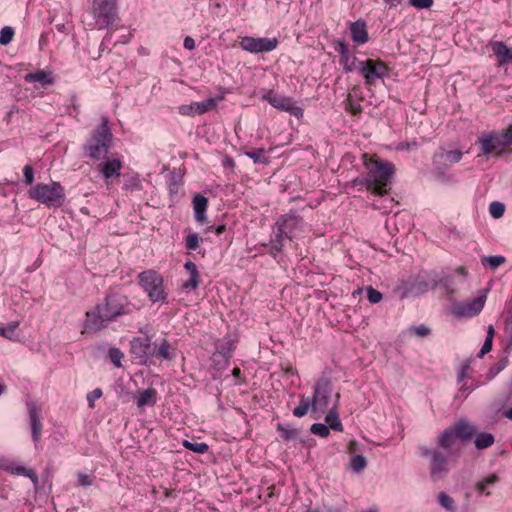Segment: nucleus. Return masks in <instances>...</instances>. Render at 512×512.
Segmentation results:
<instances>
[{
	"instance_id": "nucleus-35",
	"label": "nucleus",
	"mask_w": 512,
	"mask_h": 512,
	"mask_svg": "<svg viewBox=\"0 0 512 512\" xmlns=\"http://www.w3.org/2000/svg\"><path fill=\"white\" fill-rule=\"evenodd\" d=\"M276 429L281 433V437L286 441L296 440L299 436V430L291 428L288 425L278 423L276 425Z\"/></svg>"
},
{
	"instance_id": "nucleus-62",
	"label": "nucleus",
	"mask_w": 512,
	"mask_h": 512,
	"mask_svg": "<svg viewBox=\"0 0 512 512\" xmlns=\"http://www.w3.org/2000/svg\"><path fill=\"white\" fill-rule=\"evenodd\" d=\"M455 272L460 275L461 277L465 278L467 275L466 268L464 266H459Z\"/></svg>"
},
{
	"instance_id": "nucleus-9",
	"label": "nucleus",
	"mask_w": 512,
	"mask_h": 512,
	"mask_svg": "<svg viewBox=\"0 0 512 512\" xmlns=\"http://www.w3.org/2000/svg\"><path fill=\"white\" fill-rule=\"evenodd\" d=\"M332 396V383L328 377H321L315 384L312 400V411L324 412Z\"/></svg>"
},
{
	"instance_id": "nucleus-38",
	"label": "nucleus",
	"mask_w": 512,
	"mask_h": 512,
	"mask_svg": "<svg viewBox=\"0 0 512 512\" xmlns=\"http://www.w3.org/2000/svg\"><path fill=\"white\" fill-rule=\"evenodd\" d=\"M182 445L186 449L198 454H204L209 449V446L205 442H191L189 440H183Z\"/></svg>"
},
{
	"instance_id": "nucleus-60",
	"label": "nucleus",
	"mask_w": 512,
	"mask_h": 512,
	"mask_svg": "<svg viewBox=\"0 0 512 512\" xmlns=\"http://www.w3.org/2000/svg\"><path fill=\"white\" fill-rule=\"evenodd\" d=\"M492 341L490 337H486L484 344L482 345V356L490 352L492 349Z\"/></svg>"
},
{
	"instance_id": "nucleus-58",
	"label": "nucleus",
	"mask_w": 512,
	"mask_h": 512,
	"mask_svg": "<svg viewBox=\"0 0 512 512\" xmlns=\"http://www.w3.org/2000/svg\"><path fill=\"white\" fill-rule=\"evenodd\" d=\"M494 443V436L491 433L482 432V449L488 448Z\"/></svg>"
},
{
	"instance_id": "nucleus-56",
	"label": "nucleus",
	"mask_w": 512,
	"mask_h": 512,
	"mask_svg": "<svg viewBox=\"0 0 512 512\" xmlns=\"http://www.w3.org/2000/svg\"><path fill=\"white\" fill-rule=\"evenodd\" d=\"M102 396V390L100 388H96L87 395V401L89 403V407H94V401Z\"/></svg>"
},
{
	"instance_id": "nucleus-14",
	"label": "nucleus",
	"mask_w": 512,
	"mask_h": 512,
	"mask_svg": "<svg viewBox=\"0 0 512 512\" xmlns=\"http://www.w3.org/2000/svg\"><path fill=\"white\" fill-rule=\"evenodd\" d=\"M223 99L222 96H218L215 98H208L201 102H193L187 105H181L179 107V113L185 116H195L202 115L208 111L213 110L219 101Z\"/></svg>"
},
{
	"instance_id": "nucleus-37",
	"label": "nucleus",
	"mask_w": 512,
	"mask_h": 512,
	"mask_svg": "<svg viewBox=\"0 0 512 512\" xmlns=\"http://www.w3.org/2000/svg\"><path fill=\"white\" fill-rule=\"evenodd\" d=\"M443 285V287L446 289L448 293H454L456 288V281L454 279V276L452 274H445L438 281L434 282L433 287L437 285Z\"/></svg>"
},
{
	"instance_id": "nucleus-51",
	"label": "nucleus",
	"mask_w": 512,
	"mask_h": 512,
	"mask_svg": "<svg viewBox=\"0 0 512 512\" xmlns=\"http://www.w3.org/2000/svg\"><path fill=\"white\" fill-rule=\"evenodd\" d=\"M345 109L350 112L352 115L357 116L360 115L362 112V107L360 104H354L352 102L351 96L348 95L346 100V107Z\"/></svg>"
},
{
	"instance_id": "nucleus-39",
	"label": "nucleus",
	"mask_w": 512,
	"mask_h": 512,
	"mask_svg": "<svg viewBox=\"0 0 512 512\" xmlns=\"http://www.w3.org/2000/svg\"><path fill=\"white\" fill-rule=\"evenodd\" d=\"M245 155L252 159L254 163H269V158L265 156V150L263 148H259L253 151H247L245 152Z\"/></svg>"
},
{
	"instance_id": "nucleus-41",
	"label": "nucleus",
	"mask_w": 512,
	"mask_h": 512,
	"mask_svg": "<svg viewBox=\"0 0 512 512\" xmlns=\"http://www.w3.org/2000/svg\"><path fill=\"white\" fill-rule=\"evenodd\" d=\"M18 327V321L10 322L6 327H0V336L9 340H15V331Z\"/></svg>"
},
{
	"instance_id": "nucleus-45",
	"label": "nucleus",
	"mask_w": 512,
	"mask_h": 512,
	"mask_svg": "<svg viewBox=\"0 0 512 512\" xmlns=\"http://www.w3.org/2000/svg\"><path fill=\"white\" fill-rule=\"evenodd\" d=\"M506 261L505 257L497 255V256H489L482 258V264H488L491 269L498 268L501 264Z\"/></svg>"
},
{
	"instance_id": "nucleus-54",
	"label": "nucleus",
	"mask_w": 512,
	"mask_h": 512,
	"mask_svg": "<svg viewBox=\"0 0 512 512\" xmlns=\"http://www.w3.org/2000/svg\"><path fill=\"white\" fill-rule=\"evenodd\" d=\"M410 331L413 332V334L418 337H425L429 335L431 332L430 328L423 324L416 327H412Z\"/></svg>"
},
{
	"instance_id": "nucleus-19",
	"label": "nucleus",
	"mask_w": 512,
	"mask_h": 512,
	"mask_svg": "<svg viewBox=\"0 0 512 512\" xmlns=\"http://www.w3.org/2000/svg\"><path fill=\"white\" fill-rule=\"evenodd\" d=\"M300 223V217L294 214L282 215L276 222L275 226L278 231H282L286 238L291 240V234L297 228Z\"/></svg>"
},
{
	"instance_id": "nucleus-40",
	"label": "nucleus",
	"mask_w": 512,
	"mask_h": 512,
	"mask_svg": "<svg viewBox=\"0 0 512 512\" xmlns=\"http://www.w3.org/2000/svg\"><path fill=\"white\" fill-rule=\"evenodd\" d=\"M203 239L199 236L196 232H191L187 235L185 239V246L187 250H196L200 244L202 243Z\"/></svg>"
},
{
	"instance_id": "nucleus-27",
	"label": "nucleus",
	"mask_w": 512,
	"mask_h": 512,
	"mask_svg": "<svg viewBox=\"0 0 512 512\" xmlns=\"http://www.w3.org/2000/svg\"><path fill=\"white\" fill-rule=\"evenodd\" d=\"M29 417L33 441L38 442L41 437L42 424L40 421V410L35 405L30 406Z\"/></svg>"
},
{
	"instance_id": "nucleus-42",
	"label": "nucleus",
	"mask_w": 512,
	"mask_h": 512,
	"mask_svg": "<svg viewBox=\"0 0 512 512\" xmlns=\"http://www.w3.org/2000/svg\"><path fill=\"white\" fill-rule=\"evenodd\" d=\"M507 358L500 359L494 366H492L486 374L488 380L494 379L506 366Z\"/></svg>"
},
{
	"instance_id": "nucleus-11",
	"label": "nucleus",
	"mask_w": 512,
	"mask_h": 512,
	"mask_svg": "<svg viewBox=\"0 0 512 512\" xmlns=\"http://www.w3.org/2000/svg\"><path fill=\"white\" fill-rule=\"evenodd\" d=\"M276 38H254L245 36L240 41V47L250 53L270 52L277 48Z\"/></svg>"
},
{
	"instance_id": "nucleus-63",
	"label": "nucleus",
	"mask_w": 512,
	"mask_h": 512,
	"mask_svg": "<svg viewBox=\"0 0 512 512\" xmlns=\"http://www.w3.org/2000/svg\"><path fill=\"white\" fill-rule=\"evenodd\" d=\"M390 7H396L401 3V0H384Z\"/></svg>"
},
{
	"instance_id": "nucleus-15",
	"label": "nucleus",
	"mask_w": 512,
	"mask_h": 512,
	"mask_svg": "<svg viewBox=\"0 0 512 512\" xmlns=\"http://www.w3.org/2000/svg\"><path fill=\"white\" fill-rule=\"evenodd\" d=\"M235 348V341L231 337H224L215 342V353L212 356L217 365H227Z\"/></svg>"
},
{
	"instance_id": "nucleus-59",
	"label": "nucleus",
	"mask_w": 512,
	"mask_h": 512,
	"mask_svg": "<svg viewBox=\"0 0 512 512\" xmlns=\"http://www.w3.org/2000/svg\"><path fill=\"white\" fill-rule=\"evenodd\" d=\"M498 481V476L496 474H492L485 479H482V494L484 493L487 485L493 484Z\"/></svg>"
},
{
	"instance_id": "nucleus-44",
	"label": "nucleus",
	"mask_w": 512,
	"mask_h": 512,
	"mask_svg": "<svg viewBox=\"0 0 512 512\" xmlns=\"http://www.w3.org/2000/svg\"><path fill=\"white\" fill-rule=\"evenodd\" d=\"M310 431L314 435H318L322 438H326L330 434V429L326 424L323 423H314L310 427Z\"/></svg>"
},
{
	"instance_id": "nucleus-36",
	"label": "nucleus",
	"mask_w": 512,
	"mask_h": 512,
	"mask_svg": "<svg viewBox=\"0 0 512 512\" xmlns=\"http://www.w3.org/2000/svg\"><path fill=\"white\" fill-rule=\"evenodd\" d=\"M437 500L440 506L443 507L446 511L456 512L457 508L454 499L445 492L438 493Z\"/></svg>"
},
{
	"instance_id": "nucleus-46",
	"label": "nucleus",
	"mask_w": 512,
	"mask_h": 512,
	"mask_svg": "<svg viewBox=\"0 0 512 512\" xmlns=\"http://www.w3.org/2000/svg\"><path fill=\"white\" fill-rule=\"evenodd\" d=\"M489 212L493 218L498 219L503 216L505 212V206L501 202L494 201L489 206Z\"/></svg>"
},
{
	"instance_id": "nucleus-6",
	"label": "nucleus",
	"mask_w": 512,
	"mask_h": 512,
	"mask_svg": "<svg viewBox=\"0 0 512 512\" xmlns=\"http://www.w3.org/2000/svg\"><path fill=\"white\" fill-rule=\"evenodd\" d=\"M116 0H93L92 13L98 29H104L114 23L117 18Z\"/></svg>"
},
{
	"instance_id": "nucleus-13",
	"label": "nucleus",
	"mask_w": 512,
	"mask_h": 512,
	"mask_svg": "<svg viewBox=\"0 0 512 512\" xmlns=\"http://www.w3.org/2000/svg\"><path fill=\"white\" fill-rule=\"evenodd\" d=\"M152 351L151 337H136L131 340V353L139 360L140 364L146 365L151 362Z\"/></svg>"
},
{
	"instance_id": "nucleus-7",
	"label": "nucleus",
	"mask_w": 512,
	"mask_h": 512,
	"mask_svg": "<svg viewBox=\"0 0 512 512\" xmlns=\"http://www.w3.org/2000/svg\"><path fill=\"white\" fill-rule=\"evenodd\" d=\"M512 145V125L503 133H494L482 138V153L500 156Z\"/></svg>"
},
{
	"instance_id": "nucleus-61",
	"label": "nucleus",
	"mask_w": 512,
	"mask_h": 512,
	"mask_svg": "<svg viewBox=\"0 0 512 512\" xmlns=\"http://www.w3.org/2000/svg\"><path fill=\"white\" fill-rule=\"evenodd\" d=\"M183 44L185 49L193 50L195 48V41L190 36L185 37Z\"/></svg>"
},
{
	"instance_id": "nucleus-32",
	"label": "nucleus",
	"mask_w": 512,
	"mask_h": 512,
	"mask_svg": "<svg viewBox=\"0 0 512 512\" xmlns=\"http://www.w3.org/2000/svg\"><path fill=\"white\" fill-rule=\"evenodd\" d=\"M309 409L312 410V400L310 397L302 395L299 405L293 409V415L297 418H301L307 414Z\"/></svg>"
},
{
	"instance_id": "nucleus-57",
	"label": "nucleus",
	"mask_w": 512,
	"mask_h": 512,
	"mask_svg": "<svg viewBox=\"0 0 512 512\" xmlns=\"http://www.w3.org/2000/svg\"><path fill=\"white\" fill-rule=\"evenodd\" d=\"M77 477H78V483L82 487L91 486L93 483L92 479L87 474H85L83 472H79L77 474Z\"/></svg>"
},
{
	"instance_id": "nucleus-30",
	"label": "nucleus",
	"mask_w": 512,
	"mask_h": 512,
	"mask_svg": "<svg viewBox=\"0 0 512 512\" xmlns=\"http://www.w3.org/2000/svg\"><path fill=\"white\" fill-rule=\"evenodd\" d=\"M192 203H193L195 219L198 222L203 223L206 220V210H207V206H208V198L201 194H197L196 196H194Z\"/></svg>"
},
{
	"instance_id": "nucleus-12",
	"label": "nucleus",
	"mask_w": 512,
	"mask_h": 512,
	"mask_svg": "<svg viewBox=\"0 0 512 512\" xmlns=\"http://www.w3.org/2000/svg\"><path fill=\"white\" fill-rule=\"evenodd\" d=\"M264 100L268 101L270 105L274 108L287 112L290 115H293L297 118L303 116V109L297 105H295L294 101L290 97H286L283 95H276L273 92H269L262 97Z\"/></svg>"
},
{
	"instance_id": "nucleus-3",
	"label": "nucleus",
	"mask_w": 512,
	"mask_h": 512,
	"mask_svg": "<svg viewBox=\"0 0 512 512\" xmlns=\"http://www.w3.org/2000/svg\"><path fill=\"white\" fill-rule=\"evenodd\" d=\"M113 135L108 127V119L102 118L101 124L93 131L84 145V150L94 160L105 158L112 146Z\"/></svg>"
},
{
	"instance_id": "nucleus-53",
	"label": "nucleus",
	"mask_w": 512,
	"mask_h": 512,
	"mask_svg": "<svg viewBox=\"0 0 512 512\" xmlns=\"http://www.w3.org/2000/svg\"><path fill=\"white\" fill-rule=\"evenodd\" d=\"M24 181L27 185H32L34 182V169L31 165H25L23 168Z\"/></svg>"
},
{
	"instance_id": "nucleus-26",
	"label": "nucleus",
	"mask_w": 512,
	"mask_h": 512,
	"mask_svg": "<svg viewBox=\"0 0 512 512\" xmlns=\"http://www.w3.org/2000/svg\"><path fill=\"white\" fill-rule=\"evenodd\" d=\"M351 36L355 43L364 44L368 42L369 36L366 28V23L359 19L351 24Z\"/></svg>"
},
{
	"instance_id": "nucleus-43",
	"label": "nucleus",
	"mask_w": 512,
	"mask_h": 512,
	"mask_svg": "<svg viewBox=\"0 0 512 512\" xmlns=\"http://www.w3.org/2000/svg\"><path fill=\"white\" fill-rule=\"evenodd\" d=\"M367 465L366 458L363 455H353L350 458V466L355 472L362 471Z\"/></svg>"
},
{
	"instance_id": "nucleus-16",
	"label": "nucleus",
	"mask_w": 512,
	"mask_h": 512,
	"mask_svg": "<svg viewBox=\"0 0 512 512\" xmlns=\"http://www.w3.org/2000/svg\"><path fill=\"white\" fill-rule=\"evenodd\" d=\"M451 312L457 318H471L480 312V296L470 301L455 302L451 305Z\"/></svg>"
},
{
	"instance_id": "nucleus-52",
	"label": "nucleus",
	"mask_w": 512,
	"mask_h": 512,
	"mask_svg": "<svg viewBox=\"0 0 512 512\" xmlns=\"http://www.w3.org/2000/svg\"><path fill=\"white\" fill-rule=\"evenodd\" d=\"M350 184L353 187L358 186V185H364L366 187V189L371 191V192H372V189H373V187L370 185V182H369V180H368V178H367L365 173L362 176L353 179L350 182Z\"/></svg>"
},
{
	"instance_id": "nucleus-34",
	"label": "nucleus",
	"mask_w": 512,
	"mask_h": 512,
	"mask_svg": "<svg viewBox=\"0 0 512 512\" xmlns=\"http://www.w3.org/2000/svg\"><path fill=\"white\" fill-rule=\"evenodd\" d=\"M156 400V391L152 388H148L140 393L137 398V405L144 407L146 405H153Z\"/></svg>"
},
{
	"instance_id": "nucleus-1",
	"label": "nucleus",
	"mask_w": 512,
	"mask_h": 512,
	"mask_svg": "<svg viewBox=\"0 0 512 512\" xmlns=\"http://www.w3.org/2000/svg\"><path fill=\"white\" fill-rule=\"evenodd\" d=\"M132 304L127 296L109 292L104 301L95 306L94 310L86 312L84 330L87 332H97L116 320L119 316L130 314Z\"/></svg>"
},
{
	"instance_id": "nucleus-21",
	"label": "nucleus",
	"mask_w": 512,
	"mask_h": 512,
	"mask_svg": "<svg viewBox=\"0 0 512 512\" xmlns=\"http://www.w3.org/2000/svg\"><path fill=\"white\" fill-rule=\"evenodd\" d=\"M489 48L496 56L499 65L512 63V48H509L506 44L501 41L492 42L489 44Z\"/></svg>"
},
{
	"instance_id": "nucleus-25",
	"label": "nucleus",
	"mask_w": 512,
	"mask_h": 512,
	"mask_svg": "<svg viewBox=\"0 0 512 512\" xmlns=\"http://www.w3.org/2000/svg\"><path fill=\"white\" fill-rule=\"evenodd\" d=\"M451 427L461 442L470 441L476 433V428L466 420H460Z\"/></svg>"
},
{
	"instance_id": "nucleus-24",
	"label": "nucleus",
	"mask_w": 512,
	"mask_h": 512,
	"mask_svg": "<svg viewBox=\"0 0 512 512\" xmlns=\"http://www.w3.org/2000/svg\"><path fill=\"white\" fill-rule=\"evenodd\" d=\"M3 469L12 474V475H18V476H25V477H28L33 485H34V488L37 489L38 487V484H39V479H38V476L37 474L34 472L33 469H30V468H26L22 465H16L14 463H11V464H8V465H5L3 467Z\"/></svg>"
},
{
	"instance_id": "nucleus-20",
	"label": "nucleus",
	"mask_w": 512,
	"mask_h": 512,
	"mask_svg": "<svg viewBox=\"0 0 512 512\" xmlns=\"http://www.w3.org/2000/svg\"><path fill=\"white\" fill-rule=\"evenodd\" d=\"M458 440L459 439L456 436L455 432L452 430V427H448L439 436L438 446L445 450L448 455H450L458 450Z\"/></svg>"
},
{
	"instance_id": "nucleus-47",
	"label": "nucleus",
	"mask_w": 512,
	"mask_h": 512,
	"mask_svg": "<svg viewBox=\"0 0 512 512\" xmlns=\"http://www.w3.org/2000/svg\"><path fill=\"white\" fill-rule=\"evenodd\" d=\"M14 36V30L13 28L9 26H5L0 31V44L3 46L8 45Z\"/></svg>"
},
{
	"instance_id": "nucleus-33",
	"label": "nucleus",
	"mask_w": 512,
	"mask_h": 512,
	"mask_svg": "<svg viewBox=\"0 0 512 512\" xmlns=\"http://www.w3.org/2000/svg\"><path fill=\"white\" fill-rule=\"evenodd\" d=\"M284 239H287L285 234L282 233V231H278V228H276V231L274 233V238L271 240L270 252L273 257H276L277 254H279L283 250Z\"/></svg>"
},
{
	"instance_id": "nucleus-17",
	"label": "nucleus",
	"mask_w": 512,
	"mask_h": 512,
	"mask_svg": "<svg viewBox=\"0 0 512 512\" xmlns=\"http://www.w3.org/2000/svg\"><path fill=\"white\" fill-rule=\"evenodd\" d=\"M335 50L339 53L340 56V64L343 66V69L346 73H350L356 69L359 60L353 56L349 55L348 45L343 40L335 41Z\"/></svg>"
},
{
	"instance_id": "nucleus-28",
	"label": "nucleus",
	"mask_w": 512,
	"mask_h": 512,
	"mask_svg": "<svg viewBox=\"0 0 512 512\" xmlns=\"http://www.w3.org/2000/svg\"><path fill=\"white\" fill-rule=\"evenodd\" d=\"M184 268L189 273V279L182 284L184 290H195L199 286V272L195 263L187 261Z\"/></svg>"
},
{
	"instance_id": "nucleus-8",
	"label": "nucleus",
	"mask_w": 512,
	"mask_h": 512,
	"mask_svg": "<svg viewBox=\"0 0 512 512\" xmlns=\"http://www.w3.org/2000/svg\"><path fill=\"white\" fill-rule=\"evenodd\" d=\"M421 455L430 459V477L437 482L448 471L447 456L439 450H431L425 446H419Z\"/></svg>"
},
{
	"instance_id": "nucleus-23",
	"label": "nucleus",
	"mask_w": 512,
	"mask_h": 512,
	"mask_svg": "<svg viewBox=\"0 0 512 512\" xmlns=\"http://www.w3.org/2000/svg\"><path fill=\"white\" fill-rule=\"evenodd\" d=\"M335 399L332 408L329 410L327 415L325 416V422L329 429H332L334 431L342 432L343 431V425L341 423V420L338 415V406H339V399L340 394H335Z\"/></svg>"
},
{
	"instance_id": "nucleus-4",
	"label": "nucleus",
	"mask_w": 512,
	"mask_h": 512,
	"mask_svg": "<svg viewBox=\"0 0 512 512\" xmlns=\"http://www.w3.org/2000/svg\"><path fill=\"white\" fill-rule=\"evenodd\" d=\"M28 193L31 199H35L48 207H60L64 201V189L58 182H52L51 184L39 183Z\"/></svg>"
},
{
	"instance_id": "nucleus-2",
	"label": "nucleus",
	"mask_w": 512,
	"mask_h": 512,
	"mask_svg": "<svg viewBox=\"0 0 512 512\" xmlns=\"http://www.w3.org/2000/svg\"><path fill=\"white\" fill-rule=\"evenodd\" d=\"M365 174L373 187L372 193L383 196L387 194L388 183L394 174V165L370 158L368 154L362 155Z\"/></svg>"
},
{
	"instance_id": "nucleus-48",
	"label": "nucleus",
	"mask_w": 512,
	"mask_h": 512,
	"mask_svg": "<svg viewBox=\"0 0 512 512\" xmlns=\"http://www.w3.org/2000/svg\"><path fill=\"white\" fill-rule=\"evenodd\" d=\"M108 357L111 360V362L116 367H121V359L123 358V353L118 348H110L108 351Z\"/></svg>"
},
{
	"instance_id": "nucleus-5",
	"label": "nucleus",
	"mask_w": 512,
	"mask_h": 512,
	"mask_svg": "<svg viewBox=\"0 0 512 512\" xmlns=\"http://www.w3.org/2000/svg\"><path fill=\"white\" fill-rule=\"evenodd\" d=\"M140 286L148 294L152 302L163 301L166 299L164 292L163 277L155 270H146L138 275Z\"/></svg>"
},
{
	"instance_id": "nucleus-49",
	"label": "nucleus",
	"mask_w": 512,
	"mask_h": 512,
	"mask_svg": "<svg viewBox=\"0 0 512 512\" xmlns=\"http://www.w3.org/2000/svg\"><path fill=\"white\" fill-rule=\"evenodd\" d=\"M382 293L374 289L372 286L367 287V298L370 303L377 304L382 300Z\"/></svg>"
},
{
	"instance_id": "nucleus-22",
	"label": "nucleus",
	"mask_w": 512,
	"mask_h": 512,
	"mask_svg": "<svg viewBox=\"0 0 512 512\" xmlns=\"http://www.w3.org/2000/svg\"><path fill=\"white\" fill-rule=\"evenodd\" d=\"M462 158V152L460 150H440L434 156V162L436 164H442L444 166H451L458 163Z\"/></svg>"
},
{
	"instance_id": "nucleus-50",
	"label": "nucleus",
	"mask_w": 512,
	"mask_h": 512,
	"mask_svg": "<svg viewBox=\"0 0 512 512\" xmlns=\"http://www.w3.org/2000/svg\"><path fill=\"white\" fill-rule=\"evenodd\" d=\"M470 372H471V367H470V360L469 359H466L462 366H461V369L458 373V376H457V380L458 382H462L465 378L469 377L470 376Z\"/></svg>"
},
{
	"instance_id": "nucleus-10",
	"label": "nucleus",
	"mask_w": 512,
	"mask_h": 512,
	"mask_svg": "<svg viewBox=\"0 0 512 512\" xmlns=\"http://www.w3.org/2000/svg\"><path fill=\"white\" fill-rule=\"evenodd\" d=\"M356 69L363 75L365 84L369 86L387 74V67L380 60L367 59L359 61Z\"/></svg>"
},
{
	"instance_id": "nucleus-55",
	"label": "nucleus",
	"mask_w": 512,
	"mask_h": 512,
	"mask_svg": "<svg viewBox=\"0 0 512 512\" xmlns=\"http://www.w3.org/2000/svg\"><path fill=\"white\" fill-rule=\"evenodd\" d=\"M409 2L417 9H427L433 5V0H409Z\"/></svg>"
},
{
	"instance_id": "nucleus-64",
	"label": "nucleus",
	"mask_w": 512,
	"mask_h": 512,
	"mask_svg": "<svg viewBox=\"0 0 512 512\" xmlns=\"http://www.w3.org/2000/svg\"><path fill=\"white\" fill-rule=\"evenodd\" d=\"M226 230V226L225 225H219L215 228V233L217 235H221L224 231Z\"/></svg>"
},
{
	"instance_id": "nucleus-31",
	"label": "nucleus",
	"mask_w": 512,
	"mask_h": 512,
	"mask_svg": "<svg viewBox=\"0 0 512 512\" xmlns=\"http://www.w3.org/2000/svg\"><path fill=\"white\" fill-rule=\"evenodd\" d=\"M24 79L28 83L39 82L42 87H46L54 83L53 77L42 69L26 74Z\"/></svg>"
},
{
	"instance_id": "nucleus-18",
	"label": "nucleus",
	"mask_w": 512,
	"mask_h": 512,
	"mask_svg": "<svg viewBox=\"0 0 512 512\" xmlns=\"http://www.w3.org/2000/svg\"><path fill=\"white\" fill-rule=\"evenodd\" d=\"M153 357L172 361L176 357V350L167 339L162 338L160 341L154 343L152 351V358Z\"/></svg>"
},
{
	"instance_id": "nucleus-29",
	"label": "nucleus",
	"mask_w": 512,
	"mask_h": 512,
	"mask_svg": "<svg viewBox=\"0 0 512 512\" xmlns=\"http://www.w3.org/2000/svg\"><path fill=\"white\" fill-rule=\"evenodd\" d=\"M122 162L119 159H112L101 164V173L105 179L119 177L121 175Z\"/></svg>"
}]
</instances>
